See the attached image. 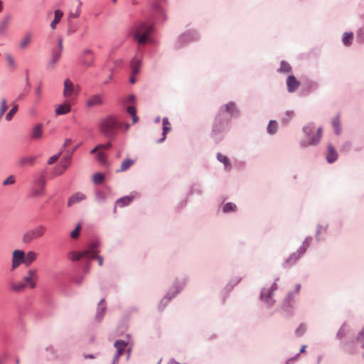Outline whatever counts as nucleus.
Here are the masks:
<instances>
[{
	"instance_id": "nucleus-1",
	"label": "nucleus",
	"mask_w": 364,
	"mask_h": 364,
	"mask_svg": "<svg viewBox=\"0 0 364 364\" xmlns=\"http://www.w3.org/2000/svg\"><path fill=\"white\" fill-rule=\"evenodd\" d=\"M314 124L312 122L308 123L302 128L304 134L303 139L300 141V146L306 148L309 146H314L317 145L322 136V127H318L315 131Z\"/></svg>"
},
{
	"instance_id": "nucleus-2",
	"label": "nucleus",
	"mask_w": 364,
	"mask_h": 364,
	"mask_svg": "<svg viewBox=\"0 0 364 364\" xmlns=\"http://www.w3.org/2000/svg\"><path fill=\"white\" fill-rule=\"evenodd\" d=\"M38 279V270L36 269H29L26 274L23 277L22 281L9 284V289L16 293L22 292L27 287L33 289L36 287V282Z\"/></svg>"
},
{
	"instance_id": "nucleus-3",
	"label": "nucleus",
	"mask_w": 364,
	"mask_h": 364,
	"mask_svg": "<svg viewBox=\"0 0 364 364\" xmlns=\"http://www.w3.org/2000/svg\"><path fill=\"white\" fill-rule=\"evenodd\" d=\"M123 122L117 116H107L100 122V132L108 138H114L117 130L122 128Z\"/></svg>"
},
{
	"instance_id": "nucleus-4",
	"label": "nucleus",
	"mask_w": 364,
	"mask_h": 364,
	"mask_svg": "<svg viewBox=\"0 0 364 364\" xmlns=\"http://www.w3.org/2000/svg\"><path fill=\"white\" fill-rule=\"evenodd\" d=\"M152 26L146 23H141L132 30L133 38L139 44H145L150 34Z\"/></svg>"
},
{
	"instance_id": "nucleus-5",
	"label": "nucleus",
	"mask_w": 364,
	"mask_h": 364,
	"mask_svg": "<svg viewBox=\"0 0 364 364\" xmlns=\"http://www.w3.org/2000/svg\"><path fill=\"white\" fill-rule=\"evenodd\" d=\"M63 86V95L68 100H70L77 96L79 93L78 86L74 85L70 79L67 78L64 80Z\"/></svg>"
},
{
	"instance_id": "nucleus-6",
	"label": "nucleus",
	"mask_w": 364,
	"mask_h": 364,
	"mask_svg": "<svg viewBox=\"0 0 364 364\" xmlns=\"http://www.w3.org/2000/svg\"><path fill=\"white\" fill-rule=\"evenodd\" d=\"M81 64L85 68H91L95 65V54L93 50L85 48L80 55Z\"/></svg>"
},
{
	"instance_id": "nucleus-7",
	"label": "nucleus",
	"mask_w": 364,
	"mask_h": 364,
	"mask_svg": "<svg viewBox=\"0 0 364 364\" xmlns=\"http://www.w3.org/2000/svg\"><path fill=\"white\" fill-rule=\"evenodd\" d=\"M46 180L44 176H39L34 181V185L31 191V196L42 197L45 194Z\"/></svg>"
},
{
	"instance_id": "nucleus-8",
	"label": "nucleus",
	"mask_w": 364,
	"mask_h": 364,
	"mask_svg": "<svg viewBox=\"0 0 364 364\" xmlns=\"http://www.w3.org/2000/svg\"><path fill=\"white\" fill-rule=\"evenodd\" d=\"M317 87L316 82L306 78H303L300 81L297 80V89L299 90L300 94L303 95L315 90Z\"/></svg>"
},
{
	"instance_id": "nucleus-9",
	"label": "nucleus",
	"mask_w": 364,
	"mask_h": 364,
	"mask_svg": "<svg viewBox=\"0 0 364 364\" xmlns=\"http://www.w3.org/2000/svg\"><path fill=\"white\" fill-rule=\"evenodd\" d=\"M46 228L43 225H39L28 232L23 235V241L26 243L30 242L33 240L42 237Z\"/></svg>"
},
{
	"instance_id": "nucleus-10",
	"label": "nucleus",
	"mask_w": 364,
	"mask_h": 364,
	"mask_svg": "<svg viewBox=\"0 0 364 364\" xmlns=\"http://www.w3.org/2000/svg\"><path fill=\"white\" fill-rule=\"evenodd\" d=\"M21 264L25 265V252L21 250H14L12 252L11 270H15Z\"/></svg>"
},
{
	"instance_id": "nucleus-11",
	"label": "nucleus",
	"mask_w": 364,
	"mask_h": 364,
	"mask_svg": "<svg viewBox=\"0 0 364 364\" xmlns=\"http://www.w3.org/2000/svg\"><path fill=\"white\" fill-rule=\"evenodd\" d=\"M97 245L94 244L90 247V250H87L86 251L82 252H73L71 253V259L73 261H77L80 259L81 258H92L96 256V248Z\"/></svg>"
},
{
	"instance_id": "nucleus-12",
	"label": "nucleus",
	"mask_w": 364,
	"mask_h": 364,
	"mask_svg": "<svg viewBox=\"0 0 364 364\" xmlns=\"http://www.w3.org/2000/svg\"><path fill=\"white\" fill-rule=\"evenodd\" d=\"M71 111V104L68 100L60 105L55 106V114L56 115H64Z\"/></svg>"
},
{
	"instance_id": "nucleus-13",
	"label": "nucleus",
	"mask_w": 364,
	"mask_h": 364,
	"mask_svg": "<svg viewBox=\"0 0 364 364\" xmlns=\"http://www.w3.org/2000/svg\"><path fill=\"white\" fill-rule=\"evenodd\" d=\"M277 289V285L274 283L269 289H264L261 293V299L267 304H271V297L272 292Z\"/></svg>"
},
{
	"instance_id": "nucleus-14",
	"label": "nucleus",
	"mask_w": 364,
	"mask_h": 364,
	"mask_svg": "<svg viewBox=\"0 0 364 364\" xmlns=\"http://www.w3.org/2000/svg\"><path fill=\"white\" fill-rule=\"evenodd\" d=\"M103 97L101 95H95L88 98L86 105L88 107H94L103 105Z\"/></svg>"
},
{
	"instance_id": "nucleus-15",
	"label": "nucleus",
	"mask_w": 364,
	"mask_h": 364,
	"mask_svg": "<svg viewBox=\"0 0 364 364\" xmlns=\"http://www.w3.org/2000/svg\"><path fill=\"white\" fill-rule=\"evenodd\" d=\"M294 306V294L289 293L284 300L283 308L287 312H293Z\"/></svg>"
},
{
	"instance_id": "nucleus-16",
	"label": "nucleus",
	"mask_w": 364,
	"mask_h": 364,
	"mask_svg": "<svg viewBox=\"0 0 364 364\" xmlns=\"http://www.w3.org/2000/svg\"><path fill=\"white\" fill-rule=\"evenodd\" d=\"M70 156H68L64 158L61 162L59 166L56 167L54 170V175L58 176L62 174L68 167L70 163Z\"/></svg>"
},
{
	"instance_id": "nucleus-17",
	"label": "nucleus",
	"mask_w": 364,
	"mask_h": 364,
	"mask_svg": "<svg viewBox=\"0 0 364 364\" xmlns=\"http://www.w3.org/2000/svg\"><path fill=\"white\" fill-rule=\"evenodd\" d=\"M127 346V343H126L124 341L117 340L115 341L114 347L117 349V355H115V358H114V363L117 362L119 357L123 354Z\"/></svg>"
},
{
	"instance_id": "nucleus-18",
	"label": "nucleus",
	"mask_w": 364,
	"mask_h": 364,
	"mask_svg": "<svg viewBox=\"0 0 364 364\" xmlns=\"http://www.w3.org/2000/svg\"><path fill=\"white\" fill-rule=\"evenodd\" d=\"M312 240L313 238L311 236L306 237L299 249H297V258L304 255L306 250L309 247Z\"/></svg>"
},
{
	"instance_id": "nucleus-19",
	"label": "nucleus",
	"mask_w": 364,
	"mask_h": 364,
	"mask_svg": "<svg viewBox=\"0 0 364 364\" xmlns=\"http://www.w3.org/2000/svg\"><path fill=\"white\" fill-rule=\"evenodd\" d=\"M338 159V154L331 144L328 145V153L326 155V161L329 164L335 162Z\"/></svg>"
},
{
	"instance_id": "nucleus-20",
	"label": "nucleus",
	"mask_w": 364,
	"mask_h": 364,
	"mask_svg": "<svg viewBox=\"0 0 364 364\" xmlns=\"http://www.w3.org/2000/svg\"><path fill=\"white\" fill-rule=\"evenodd\" d=\"M136 197V194H132L127 196L122 197L116 201V205L121 208L128 205Z\"/></svg>"
},
{
	"instance_id": "nucleus-21",
	"label": "nucleus",
	"mask_w": 364,
	"mask_h": 364,
	"mask_svg": "<svg viewBox=\"0 0 364 364\" xmlns=\"http://www.w3.org/2000/svg\"><path fill=\"white\" fill-rule=\"evenodd\" d=\"M85 195L82 193H76L71 196L68 200V205L71 206L85 199Z\"/></svg>"
},
{
	"instance_id": "nucleus-22",
	"label": "nucleus",
	"mask_w": 364,
	"mask_h": 364,
	"mask_svg": "<svg viewBox=\"0 0 364 364\" xmlns=\"http://www.w3.org/2000/svg\"><path fill=\"white\" fill-rule=\"evenodd\" d=\"M163 124V137L159 140V142L161 143L165 140L166 138L167 134L171 131V124L170 122L168 121L167 117H164L162 120Z\"/></svg>"
},
{
	"instance_id": "nucleus-23",
	"label": "nucleus",
	"mask_w": 364,
	"mask_h": 364,
	"mask_svg": "<svg viewBox=\"0 0 364 364\" xmlns=\"http://www.w3.org/2000/svg\"><path fill=\"white\" fill-rule=\"evenodd\" d=\"M33 36L31 33H26L19 42V48L21 50L26 49L31 42Z\"/></svg>"
},
{
	"instance_id": "nucleus-24",
	"label": "nucleus",
	"mask_w": 364,
	"mask_h": 364,
	"mask_svg": "<svg viewBox=\"0 0 364 364\" xmlns=\"http://www.w3.org/2000/svg\"><path fill=\"white\" fill-rule=\"evenodd\" d=\"M38 254L34 251H28L25 253V266H30L33 262L36 260Z\"/></svg>"
},
{
	"instance_id": "nucleus-25",
	"label": "nucleus",
	"mask_w": 364,
	"mask_h": 364,
	"mask_svg": "<svg viewBox=\"0 0 364 364\" xmlns=\"http://www.w3.org/2000/svg\"><path fill=\"white\" fill-rule=\"evenodd\" d=\"M10 21H11L10 16H5L0 21V36H3L6 33V32L9 26Z\"/></svg>"
},
{
	"instance_id": "nucleus-26",
	"label": "nucleus",
	"mask_w": 364,
	"mask_h": 364,
	"mask_svg": "<svg viewBox=\"0 0 364 364\" xmlns=\"http://www.w3.org/2000/svg\"><path fill=\"white\" fill-rule=\"evenodd\" d=\"M43 135V126L39 124L36 125L31 132V137L33 139H39Z\"/></svg>"
},
{
	"instance_id": "nucleus-27",
	"label": "nucleus",
	"mask_w": 364,
	"mask_h": 364,
	"mask_svg": "<svg viewBox=\"0 0 364 364\" xmlns=\"http://www.w3.org/2000/svg\"><path fill=\"white\" fill-rule=\"evenodd\" d=\"M331 124L333 127L335 134L336 135H339L341 132V126L339 114H337L332 119Z\"/></svg>"
},
{
	"instance_id": "nucleus-28",
	"label": "nucleus",
	"mask_w": 364,
	"mask_h": 364,
	"mask_svg": "<svg viewBox=\"0 0 364 364\" xmlns=\"http://www.w3.org/2000/svg\"><path fill=\"white\" fill-rule=\"evenodd\" d=\"M134 164V160L130 159H124L121 164L120 168L117 170L116 172H124L128 170Z\"/></svg>"
},
{
	"instance_id": "nucleus-29",
	"label": "nucleus",
	"mask_w": 364,
	"mask_h": 364,
	"mask_svg": "<svg viewBox=\"0 0 364 364\" xmlns=\"http://www.w3.org/2000/svg\"><path fill=\"white\" fill-rule=\"evenodd\" d=\"M353 40V33L352 32H345L342 37V42L345 46H350Z\"/></svg>"
},
{
	"instance_id": "nucleus-30",
	"label": "nucleus",
	"mask_w": 364,
	"mask_h": 364,
	"mask_svg": "<svg viewBox=\"0 0 364 364\" xmlns=\"http://www.w3.org/2000/svg\"><path fill=\"white\" fill-rule=\"evenodd\" d=\"M63 16V12L62 11L59 9L55 11V17L50 23V27L52 29H55L56 28L57 24L60 21Z\"/></svg>"
},
{
	"instance_id": "nucleus-31",
	"label": "nucleus",
	"mask_w": 364,
	"mask_h": 364,
	"mask_svg": "<svg viewBox=\"0 0 364 364\" xmlns=\"http://www.w3.org/2000/svg\"><path fill=\"white\" fill-rule=\"evenodd\" d=\"M141 66V60L137 58H134L131 63V68L132 75H136L139 72V68Z\"/></svg>"
},
{
	"instance_id": "nucleus-32",
	"label": "nucleus",
	"mask_w": 364,
	"mask_h": 364,
	"mask_svg": "<svg viewBox=\"0 0 364 364\" xmlns=\"http://www.w3.org/2000/svg\"><path fill=\"white\" fill-rule=\"evenodd\" d=\"M235 111V105L232 102H229L224 107H221L220 112H225L229 114H232Z\"/></svg>"
},
{
	"instance_id": "nucleus-33",
	"label": "nucleus",
	"mask_w": 364,
	"mask_h": 364,
	"mask_svg": "<svg viewBox=\"0 0 364 364\" xmlns=\"http://www.w3.org/2000/svg\"><path fill=\"white\" fill-rule=\"evenodd\" d=\"M287 84L289 92H294L295 90L296 79L293 75L289 76Z\"/></svg>"
},
{
	"instance_id": "nucleus-34",
	"label": "nucleus",
	"mask_w": 364,
	"mask_h": 364,
	"mask_svg": "<svg viewBox=\"0 0 364 364\" xmlns=\"http://www.w3.org/2000/svg\"><path fill=\"white\" fill-rule=\"evenodd\" d=\"M35 157L33 156H28L21 158L19 161V163L22 166H32L34 163Z\"/></svg>"
},
{
	"instance_id": "nucleus-35",
	"label": "nucleus",
	"mask_w": 364,
	"mask_h": 364,
	"mask_svg": "<svg viewBox=\"0 0 364 364\" xmlns=\"http://www.w3.org/2000/svg\"><path fill=\"white\" fill-rule=\"evenodd\" d=\"M81 6H82V2L81 1H78V4H77V6L76 8V9L75 10V11H70L68 14V18H76L77 17L80 16V8H81Z\"/></svg>"
},
{
	"instance_id": "nucleus-36",
	"label": "nucleus",
	"mask_w": 364,
	"mask_h": 364,
	"mask_svg": "<svg viewBox=\"0 0 364 364\" xmlns=\"http://www.w3.org/2000/svg\"><path fill=\"white\" fill-rule=\"evenodd\" d=\"M278 124L274 120H271L267 127V132L270 134H274L277 132Z\"/></svg>"
},
{
	"instance_id": "nucleus-37",
	"label": "nucleus",
	"mask_w": 364,
	"mask_h": 364,
	"mask_svg": "<svg viewBox=\"0 0 364 364\" xmlns=\"http://www.w3.org/2000/svg\"><path fill=\"white\" fill-rule=\"evenodd\" d=\"M127 111L132 116L133 124L136 123L139 121V117L136 114V108L133 106H129Z\"/></svg>"
},
{
	"instance_id": "nucleus-38",
	"label": "nucleus",
	"mask_w": 364,
	"mask_h": 364,
	"mask_svg": "<svg viewBox=\"0 0 364 364\" xmlns=\"http://www.w3.org/2000/svg\"><path fill=\"white\" fill-rule=\"evenodd\" d=\"M105 176L101 173H96L92 176V181L95 184H100L103 182Z\"/></svg>"
},
{
	"instance_id": "nucleus-39",
	"label": "nucleus",
	"mask_w": 364,
	"mask_h": 364,
	"mask_svg": "<svg viewBox=\"0 0 364 364\" xmlns=\"http://www.w3.org/2000/svg\"><path fill=\"white\" fill-rule=\"evenodd\" d=\"M62 51L63 50H57L53 52V53L52 55V57H51V59H50V63L54 65V64H55L59 60V59L61 57Z\"/></svg>"
},
{
	"instance_id": "nucleus-40",
	"label": "nucleus",
	"mask_w": 364,
	"mask_h": 364,
	"mask_svg": "<svg viewBox=\"0 0 364 364\" xmlns=\"http://www.w3.org/2000/svg\"><path fill=\"white\" fill-rule=\"evenodd\" d=\"M217 159H218V161L223 163L226 168H229L230 167V164L227 156L218 153L217 155Z\"/></svg>"
},
{
	"instance_id": "nucleus-41",
	"label": "nucleus",
	"mask_w": 364,
	"mask_h": 364,
	"mask_svg": "<svg viewBox=\"0 0 364 364\" xmlns=\"http://www.w3.org/2000/svg\"><path fill=\"white\" fill-rule=\"evenodd\" d=\"M290 70H291V67H290L289 64L285 61H282L281 66H280L279 71L281 73H287L290 72Z\"/></svg>"
},
{
	"instance_id": "nucleus-42",
	"label": "nucleus",
	"mask_w": 364,
	"mask_h": 364,
	"mask_svg": "<svg viewBox=\"0 0 364 364\" xmlns=\"http://www.w3.org/2000/svg\"><path fill=\"white\" fill-rule=\"evenodd\" d=\"M111 146V143H107L105 144H99L95 146L92 150H91L90 153L94 154L95 151L101 150V149H108Z\"/></svg>"
},
{
	"instance_id": "nucleus-43",
	"label": "nucleus",
	"mask_w": 364,
	"mask_h": 364,
	"mask_svg": "<svg viewBox=\"0 0 364 364\" xmlns=\"http://www.w3.org/2000/svg\"><path fill=\"white\" fill-rule=\"evenodd\" d=\"M18 111V105H15L9 111V112L6 115V119L7 121H10L14 115Z\"/></svg>"
},
{
	"instance_id": "nucleus-44",
	"label": "nucleus",
	"mask_w": 364,
	"mask_h": 364,
	"mask_svg": "<svg viewBox=\"0 0 364 364\" xmlns=\"http://www.w3.org/2000/svg\"><path fill=\"white\" fill-rule=\"evenodd\" d=\"M326 231V227H323L321 225H317L316 231V238L317 242H319L321 240V239L319 237V235L321 232H325Z\"/></svg>"
},
{
	"instance_id": "nucleus-45",
	"label": "nucleus",
	"mask_w": 364,
	"mask_h": 364,
	"mask_svg": "<svg viewBox=\"0 0 364 364\" xmlns=\"http://www.w3.org/2000/svg\"><path fill=\"white\" fill-rule=\"evenodd\" d=\"M236 209V205L232 203H226L223 207V211L225 213H228L230 211H233Z\"/></svg>"
},
{
	"instance_id": "nucleus-46",
	"label": "nucleus",
	"mask_w": 364,
	"mask_h": 364,
	"mask_svg": "<svg viewBox=\"0 0 364 364\" xmlns=\"http://www.w3.org/2000/svg\"><path fill=\"white\" fill-rule=\"evenodd\" d=\"M6 61L9 64V65L11 68H15L16 67V63L13 58V57L11 55H6Z\"/></svg>"
},
{
	"instance_id": "nucleus-47",
	"label": "nucleus",
	"mask_w": 364,
	"mask_h": 364,
	"mask_svg": "<svg viewBox=\"0 0 364 364\" xmlns=\"http://www.w3.org/2000/svg\"><path fill=\"white\" fill-rule=\"evenodd\" d=\"M81 227L80 225H77L75 230L72 231L70 236L72 238L75 239L79 236Z\"/></svg>"
},
{
	"instance_id": "nucleus-48",
	"label": "nucleus",
	"mask_w": 364,
	"mask_h": 364,
	"mask_svg": "<svg viewBox=\"0 0 364 364\" xmlns=\"http://www.w3.org/2000/svg\"><path fill=\"white\" fill-rule=\"evenodd\" d=\"M15 183V178L14 176H9L6 179H5L3 182L4 186H9L14 184Z\"/></svg>"
},
{
	"instance_id": "nucleus-49",
	"label": "nucleus",
	"mask_w": 364,
	"mask_h": 364,
	"mask_svg": "<svg viewBox=\"0 0 364 364\" xmlns=\"http://www.w3.org/2000/svg\"><path fill=\"white\" fill-rule=\"evenodd\" d=\"M60 154H61V153H59V154H55V155L52 156L51 157H50L48 161V164L50 165L54 164L58 159Z\"/></svg>"
},
{
	"instance_id": "nucleus-50",
	"label": "nucleus",
	"mask_w": 364,
	"mask_h": 364,
	"mask_svg": "<svg viewBox=\"0 0 364 364\" xmlns=\"http://www.w3.org/2000/svg\"><path fill=\"white\" fill-rule=\"evenodd\" d=\"M306 329V326L304 323H301L299 327L297 328V335H302Z\"/></svg>"
},
{
	"instance_id": "nucleus-51",
	"label": "nucleus",
	"mask_w": 364,
	"mask_h": 364,
	"mask_svg": "<svg viewBox=\"0 0 364 364\" xmlns=\"http://www.w3.org/2000/svg\"><path fill=\"white\" fill-rule=\"evenodd\" d=\"M170 301V298L168 297H164L159 304V308L163 309L165 306Z\"/></svg>"
},
{
	"instance_id": "nucleus-52",
	"label": "nucleus",
	"mask_w": 364,
	"mask_h": 364,
	"mask_svg": "<svg viewBox=\"0 0 364 364\" xmlns=\"http://www.w3.org/2000/svg\"><path fill=\"white\" fill-rule=\"evenodd\" d=\"M97 254H98V252L96 250V256L95 257H92V258H89V259H96L97 260V262H98V264L100 266H102V264H103V259H102V257L98 256Z\"/></svg>"
},
{
	"instance_id": "nucleus-53",
	"label": "nucleus",
	"mask_w": 364,
	"mask_h": 364,
	"mask_svg": "<svg viewBox=\"0 0 364 364\" xmlns=\"http://www.w3.org/2000/svg\"><path fill=\"white\" fill-rule=\"evenodd\" d=\"M105 159H106V157L103 153L100 152L97 154V159L100 162H101L102 164L105 163Z\"/></svg>"
},
{
	"instance_id": "nucleus-54",
	"label": "nucleus",
	"mask_w": 364,
	"mask_h": 364,
	"mask_svg": "<svg viewBox=\"0 0 364 364\" xmlns=\"http://www.w3.org/2000/svg\"><path fill=\"white\" fill-rule=\"evenodd\" d=\"M35 94L38 97V99L40 100L41 97V86H38L36 90H35Z\"/></svg>"
},
{
	"instance_id": "nucleus-55",
	"label": "nucleus",
	"mask_w": 364,
	"mask_h": 364,
	"mask_svg": "<svg viewBox=\"0 0 364 364\" xmlns=\"http://www.w3.org/2000/svg\"><path fill=\"white\" fill-rule=\"evenodd\" d=\"M58 41V47H59L58 50H63V40H62V38H59Z\"/></svg>"
},
{
	"instance_id": "nucleus-56",
	"label": "nucleus",
	"mask_w": 364,
	"mask_h": 364,
	"mask_svg": "<svg viewBox=\"0 0 364 364\" xmlns=\"http://www.w3.org/2000/svg\"><path fill=\"white\" fill-rule=\"evenodd\" d=\"M350 143L349 142H346V144H343V147L341 148V151L344 149V148H350Z\"/></svg>"
},
{
	"instance_id": "nucleus-57",
	"label": "nucleus",
	"mask_w": 364,
	"mask_h": 364,
	"mask_svg": "<svg viewBox=\"0 0 364 364\" xmlns=\"http://www.w3.org/2000/svg\"><path fill=\"white\" fill-rule=\"evenodd\" d=\"M129 127H130V126H129V124H124V123L123 122L122 127H124L125 131H127V130L129 129Z\"/></svg>"
},
{
	"instance_id": "nucleus-58",
	"label": "nucleus",
	"mask_w": 364,
	"mask_h": 364,
	"mask_svg": "<svg viewBox=\"0 0 364 364\" xmlns=\"http://www.w3.org/2000/svg\"><path fill=\"white\" fill-rule=\"evenodd\" d=\"M72 141L71 139H66L65 141V146H69L70 144H71Z\"/></svg>"
},
{
	"instance_id": "nucleus-59",
	"label": "nucleus",
	"mask_w": 364,
	"mask_h": 364,
	"mask_svg": "<svg viewBox=\"0 0 364 364\" xmlns=\"http://www.w3.org/2000/svg\"><path fill=\"white\" fill-rule=\"evenodd\" d=\"M75 32V30H73V29H71V28H69V29L68 30V35H71V34L74 33Z\"/></svg>"
},
{
	"instance_id": "nucleus-60",
	"label": "nucleus",
	"mask_w": 364,
	"mask_h": 364,
	"mask_svg": "<svg viewBox=\"0 0 364 364\" xmlns=\"http://www.w3.org/2000/svg\"><path fill=\"white\" fill-rule=\"evenodd\" d=\"M129 81H130V82H131L132 84H134V83H135L136 80H135V78H134V76H132V77H130V79H129Z\"/></svg>"
},
{
	"instance_id": "nucleus-61",
	"label": "nucleus",
	"mask_w": 364,
	"mask_h": 364,
	"mask_svg": "<svg viewBox=\"0 0 364 364\" xmlns=\"http://www.w3.org/2000/svg\"><path fill=\"white\" fill-rule=\"evenodd\" d=\"M287 114L288 115V117H289V118H292V117H293V116H294V112H287Z\"/></svg>"
},
{
	"instance_id": "nucleus-62",
	"label": "nucleus",
	"mask_w": 364,
	"mask_h": 364,
	"mask_svg": "<svg viewBox=\"0 0 364 364\" xmlns=\"http://www.w3.org/2000/svg\"><path fill=\"white\" fill-rule=\"evenodd\" d=\"M84 357L85 359L95 358V356L93 355H85Z\"/></svg>"
},
{
	"instance_id": "nucleus-63",
	"label": "nucleus",
	"mask_w": 364,
	"mask_h": 364,
	"mask_svg": "<svg viewBox=\"0 0 364 364\" xmlns=\"http://www.w3.org/2000/svg\"><path fill=\"white\" fill-rule=\"evenodd\" d=\"M305 348H306V346H302L300 350H299V353H303L305 351Z\"/></svg>"
},
{
	"instance_id": "nucleus-64",
	"label": "nucleus",
	"mask_w": 364,
	"mask_h": 364,
	"mask_svg": "<svg viewBox=\"0 0 364 364\" xmlns=\"http://www.w3.org/2000/svg\"><path fill=\"white\" fill-rule=\"evenodd\" d=\"M213 131V132H218L219 131V129L217 128V125L216 124L214 125Z\"/></svg>"
}]
</instances>
